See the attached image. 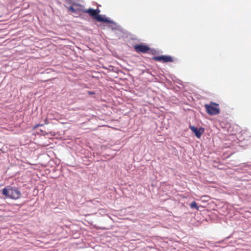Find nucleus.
I'll use <instances>...</instances> for the list:
<instances>
[{
  "instance_id": "obj_6",
  "label": "nucleus",
  "mask_w": 251,
  "mask_h": 251,
  "mask_svg": "<svg viewBox=\"0 0 251 251\" xmlns=\"http://www.w3.org/2000/svg\"><path fill=\"white\" fill-rule=\"evenodd\" d=\"M190 128L195 133V135L198 138H200L203 132V128L198 129L194 126H190Z\"/></svg>"
},
{
  "instance_id": "obj_8",
  "label": "nucleus",
  "mask_w": 251,
  "mask_h": 251,
  "mask_svg": "<svg viewBox=\"0 0 251 251\" xmlns=\"http://www.w3.org/2000/svg\"><path fill=\"white\" fill-rule=\"evenodd\" d=\"M190 206L192 209L195 208L197 210H199V207L198 206L197 203L195 201H192L190 203Z\"/></svg>"
},
{
  "instance_id": "obj_1",
  "label": "nucleus",
  "mask_w": 251,
  "mask_h": 251,
  "mask_svg": "<svg viewBox=\"0 0 251 251\" xmlns=\"http://www.w3.org/2000/svg\"><path fill=\"white\" fill-rule=\"evenodd\" d=\"M2 194L12 199H18L21 197V193L17 188L8 186L2 189Z\"/></svg>"
},
{
  "instance_id": "obj_7",
  "label": "nucleus",
  "mask_w": 251,
  "mask_h": 251,
  "mask_svg": "<svg viewBox=\"0 0 251 251\" xmlns=\"http://www.w3.org/2000/svg\"><path fill=\"white\" fill-rule=\"evenodd\" d=\"M74 6L75 8V10L76 13H78L79 12H82L84 13V11H85V8H84V6L79 4H74Z\"/></svg>"
},
{
  "instance_id": "obj_5",
  "label": "nucleus",
  "mask_w": 251,
  "mask_h": 251,
  "mask_svg": "<svg viewBox=\"0 0 251 251\" xmlns=\"http://www.w3.org/2000/svg\"><path fill=\"white\" fill-rule=\"evenodd\" d=\"M152 59L155 61L163 62L164 63L172 62L174 61L173 58L168 55L154 56L152 57Z\"/></svg>"
},
{
  "instance_id": "obj_9",
  "label": "nucleus",
  "mask_w": 251,
  "mask_h": 251,
  "mask_svg": "<svg viewBox=\"0 0 251 251\" xmlns=\"http://www.w3.org/2000/svg\"><path fill=\"white\" fill-rule=\"evenodd\" d=\"M68 10L71 11L72 13H76L75 8L73 5V6H71L68 8Z\"/></svg>"
},
{
  "instance_id": "obj_3",
  "label": "nucleus",
  "mask_w": 251,
  "mask_h": 251,
  "mask_svg": "<svg viewBox=\"0 0 251 251\" xmlns=\"http://www.w3.org/2000/svg\"><path fill=\"white\" fill-rule=\"evenodd\" d=\"M218 104L213 102H211L209 104H205L204 107L206 112L210 115L218 114L220 113V109Z\"/></svg>"
},
{
  "instance_id": "obj_2",
  "label": "nucleus",
  "mask_w": 251,
  "mask_h": 251,
  "mask_svg": "<svg viewBox=\"0 0 251 251\" xmlns=\"http://www.w3.org/2000/svg\"><path fill=\"white\" fill-rule=\"evenodd\" d=\"M100 11L99 8L96 9H93L92 8L85 9L84 11V13H87L89 16L92 17L95 20L98 22H103L105 23H109V21L106 19L102 17V16L99 15Z\"/></svg>"
},
{
  "instance_id": "obj_11",
  "label": "nucleus",
  "mask_w": 251,
  "mask_h": 251,
  "mask_svg": "<svg viewBox=\"0 0 251 251\" xmlns=\"http://www.w3.org/2000/svg\"><path fill=\"white\" fill-rule=\"evenodd\" d=\"M241 133H242V134H246V133H248V132H247V131H245H245H241Z\"/></svg>"
},
{
  "instance_id": "obj_4",
  "label": "nucleus",
  "mask_w": 251,
  "mask_h": 251,
  "mask_svg": "<svg viewBox=\"0 0 251 251\" xmlns=\"http://www.w3.org/2000/svg\"><path fill=\"white\" fill-rule=\"evenodd\" d=\"M134 49L138 53H150L151 52L150 48L146 44H137L134 46Z\"/></svg>"
},
{
  "instance_id": "obj_10",
  "label": "nucleus",
  "mask_w": 251,
  "mask_h": 251,
  "mask_svg": "<svg viewBox=\"0 0 251 251\" xmlns=\"http://www.w3.org/2000/svg\"><path fill=\"white\" fill-rule=\"evenodd\" d=\"M88 94H89L90 95H93V94H95V92H92V91H88Z\"/></svg>"
}]
</instances>
